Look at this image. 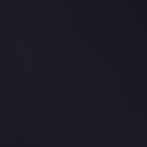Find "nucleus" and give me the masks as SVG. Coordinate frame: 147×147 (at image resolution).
Instances as JSON below:
<instances>
[{"label": "nucleus", "mask_w": 147, "mask_h": 147, "mask_svg": "<svg viewBox=\"0 0 147 147\" xmlns=\"http://www.w3.org/2000/svg\"><path fill=\"white\" fill-rule=\"evenodd\" d=\"M0 64H31L30 63H0Z\"/></svg>", "instance_id": "1"}]
</instances>
